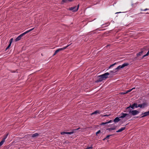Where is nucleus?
I'll use <instances>...</instances> for the list:
<instances>
[{
	"label": "nucleus",
	"mask_w": 149,
	"mask_h": 149,
	"mask_svg": "<svg viewBox=\"0 0 149 149\" xmlns=\"http://www.w3.org/2000/svg\"><path fill=\"white\" fill-rule=\"evenodd\" d=\"M125 112L128 113L130 115V118H131L132 116H135L139 113L140 111L137 110H124Z\"/></svg>",
	"instance_id": "f257e3e1"
},
{
	"label": "nucleus",
	"mask_w": 149,
	"mask_h": 149,
	"mask_svg": "<svg viewBox=\"0 0 149 149\" xmlns=\"http://www.w3.org/2000/svg\"><path fill=\"white\" fill-rule=\"evenodd\" d=\"M146 50V48L144 47L142 49H141V51L139 52L138 53H137L136 54V57L134 58V59L135 60H140L141 59V58H139V57L141 56L142 53H143V52Z\"/></svg>",
	"instance_id": "f03ea898"
},
{
	"label": "nucleus",
	"mask_w": 149,
	"mask_h": 149,
	"mask_svg": "<svg viewBox=\"0 0 149 149\" xmlns=\"http://www.w3.org/2000/svg\"><path fill=\"white\" fill-rule=\"evenodd\" d=\"M129 65V63H125L122 65H120L118 66L117 68L115 69V70H116V71H117V72L120 69L123 68Z\"/></svg>",
	"instance_id": "7ed1b4c3"
},
{
	"label": "nucleus",
	"mask_w": 149,
	"mask_h": 149,
	"mask_svg": "<svg viewBox=\"0 0 149 149\" xmlns=\"http://www.w3.org/2000/svg\"><path fill=\"white\" fill-rule=\"evenodd\" d=\"M79 7V4H78L77 7L76 6H74L73 7H71L69 9V10H71L72 12H76L78 10Z\"/></svg>",
	"instance_id": "20e7f679"
},
{
	"label": "nucleus",
	"mask_w": 149,
	"mask_h": 149,
	"mask_svg": "<svg viewBox=\"0 0 149 149\" xmlns=\"http://www.w3.org/2000/svg\"><path fill=\"white\" fill-rule=\"evenodd\" d=\"M70 45V44L64 47L63 48L58 49L55 51L54 54L53 55V56L55 55L58 52H59L65 49Z\"/></svg>",
	"instance_id": "39448f33"
},
{
	"label": "nucleus",
	"mask_w": 149,
	"mask_h": 149,
	"mask_svg": "<svg viewBox=\"0 0 149 149\" xmlns=\"http://www.w3.org/2000/svg\"><path fill=\"white\" fill-rule=\"evenodd\" d=\"M149 115V113L148 112V111L147 112H144V113H142L141 115V116H141L140 117V116H137L136 117H135L136 118H143L145 117L146 116H148Z\"/></svg>",
	"instance_id": "423d86ee"
},
{
	"label": "nucleus",
	"mask_w": 149,
	"mask_h": 149,
	"mask_svg": "<svg viewBox=\"0 0 149 149\" xmlns=\"http://www.w3.org/2000/svg\"><path fill=\"white\" fill-rule=\"evenodd\" d=\"M134 105L133 104L132 105L130 104L129 106L127 107L125 109V110H132V109H134L135 108Z\"/></svg>",
	"instance_id": "0eeeda50"
},
{
	"label": "nucleus",
	"mask_w": 149,
	"mask_h": 149,
	"mask_svg": "<svg viewBox=\"0 0 149 149\" xmlns=\"http://www.w3.org/2000/svg\"><path fill=\"white\" fill-rule=\"evenodd\" d=\"M121 114L122 115V116L119 117V118H123L126 116H127V117H130V115L129 114V113H121Z\"/></svg>",
	"instance_id": "6e6552de"
},
{
	"label": "nucleus",
	"mask_w": 149,
	"mask_h": 149,
	"mask_svg": "<svg viewBox=\"0 0 149 149\" xmlns=\"http://www.w3.org/2000/svg\"><path fill=\"white\" fill-rule=\"evenodd\" d=\"M98 78L96 81H95V83H97L99 82H101L103 80H104L102 76L101 75L98 76Z\"/></svg>",
	"instance_id": "1a4fd4ad"
},
{
	"label": "nucleus",
	"mask_w": 149,
	"mask_h": 149,
	"mask_svg": "<svg viewBox=\"0 0 149 149\" xmlns=\"http://www.w3.org/2000/svg\"><path fill=\"white\" fill-rule=\"evenodd\" d=\"M79 129H81V130L83 129L82 128H81L80 127H79L78 128H77V129H76L73 130V131H72V132H66V134H72L75 132H75L77 130H78Z\"/></svg>",
	"instance_id": "9d476101"
},
{
	"label": "nucleus",
	"mask_w": 149,
	"mask_h": 149,
	"mask_svg": "<svg viewBox=\"0 0 149 149\" xmlns=\"http://www.w3.org/2000/svg\"><path fill=\"white\" fill-rule=\"evenodd\" d=\"M109 75V72H106L102 74L101 75L104 80H105L108 78V76Z\"/></svg>",
	"instance_id": "9b49d317"
},
{
	"label": "nucleus",
	"mask_w": 149,
	"mask_h": 149,
	"mask_svg": "<svg viewBox=\"0 0 149 149\" xmlns=\"http://www.w3.org/2000/svg\"><path fill=\"white\" fill-rule=\"evenodd\" d=\"M120 118L117 117L116 118L113 120V121L115 123H117L120 120V119L119 118Z\"/></svg>",
	"instance_id": "f8f14e48"
},
{
	"label": "nucleus",
	"mask_w": 149,
	"mask_h": 149,
	"mask_svg": "<svg viewBox=\"0 0 149 149\" xmlns=\"http://www.w3.org/2000/svg\"><path fill=\"white\" fill-rule=\"evenodd\" d=\"M34 28H33L32 29H31L28 31H26L25 32L22 33L21 34L22 35V36H24L25 34H26L27 33H29V32L32 31L34 29Z\"/></svg>",
	"instance_id": "ddd939ff"
},
{
	"label": "nucleus",
	"mask_w": 149,
	"mask_h": 149,
	"mask_svg": "<svg viewBox=\"0 0 149 149\" xmlns=\"http://www.w3.org/2000/svg\"><path fill=\"white\" fill-rule=\"evenodd\" d=\"M141 104L142 105V108L147 107L148 105V104L146 102H145Z\"/></svg>",
	"instance_id": "4468645a"
},
{
	"label": "nucleus",
	"mask_w": 149,
	"mask_h": 149,
	"mask_svg": "<svg viewBox=\"0 0 149 149\" xmlns=\"http://www.w3.org/2000/svg\"><path fill=\"white\" fill-rule=\"evenodd\" d=\"M125 127H121L120 129L118 130L117 131H116V132L118 133L120 132H121L122 131H123L124 130H125Z\"/></svg>",
	"instance_id": "2eb2a0df"
},
{
	"label": "nucleus",
	"mask_w": 149,
	"mask_h": 149,
	"mask_svg": "<svg viewBox=\"0 0 149 149\" xmlns=\"http://www.w3.org/2000/svg\"><path fill=\"white\" fill-rule=\"evenodd\" d=\"M117 126H114L113 127L111 128H108L107 129V130H108L109 131H111V130H115L116 129V128L117 127Z\"/></svg>",
	"instance_id": "dca6fc26"
},
{
	"label": "nucleus",
	"mask_w": 149,
	"mask_h": 149,
	"mask_svg": "<svg viewBox=\"0 0 149 149\" xmlns=\"http://www.w3.org/2000/svg\"><path fill=\"white\" fill-rule=\"evenodd\" d=\"M39 135V134L38 133H36L33 134H31V137L32 138H34L38 136Z\"/></svg>",
	"instance_id": "f3484780"
},
{
	"label": "nucleus",
	"mask_w": 149,
	"mask_h": 149,
	"mask_svg": "<svg viewBox=\"0 0 149 149\" xmlns=\"http://www.w3.org/2000/svg\"><path fill=\"white\" fill-rule=\"evenodd\" d=\"M100 111H99V110H96L94 112L92 113H91V115H92L93 114H96L97 113H98V114H100Z\"/></svg>",
	"instance_id": "a211bd4d"
},
{
	"label": "nucleus",
	"mask_w": 149,
	"mask_h": 149,
	"mask_svg": "<svg viewBox=\"0 0 149 149\" xmlns=\"http://www.w3.org/2000/svg\"><path fill=\"white\" fill-rule=\"evenodd\" d=\"M115 134H112L108 135L106 136V137H105V139H109V137L110 136L114 135Z\"/></svg>",
	"instance_id": "6ab92c4d"
},
{
	"label": "nucleus",
	"mask_w": 149,
	"mask_h": 149,
	"mask_svg": "<svg viewBox=\"0 0 149 149\" xmlns=\"http://www.w3.org/2000/svg\"><path fill=\"white\" fill-rule=\"evenodd\" d=\"M8 134V133H7L5 134V135L3 136V138L2 139L4 140V141H5V140L7 138V136Z\"/></svg>",
	"instance_id": "aec40b11"
},
{
	"label": "nucleus",
	"mask_w": 149,
	"mask_h": 149,
	"mask_svg": "<svg viewBox=\"0 0 149 149\" xmlns=\"http://www.w3.org/2000/svg\"><path fill=\"white\" fill-rule=\"evenodd\" d=\"M21 38L19 36H18L15 39V41H17L21 40Z\"/></svg>",
	"instance_id": "412c9836"
},
{
	"label": "nucleus",
	"mask_w": 149,
	"mask_h": 149,
	"mask_svg": "<svg viewBox=\"0 0 149 149\" xmlns=\"http://www.w3.org/2000/svg\"><path fill=\"white\" fill-rule=\"evenodd\" d=\"M31 134H28L25 135V137H26L27 138H29L30 137H31Z\"/></svg>",
	"instance_id": "4be33fe9"
},
{
	"label": "nucleus",
	"mask_w": 149,
	"mask_h": 149,
	"mask_svg": "<svg viewBox=\"0 0 149 149\" xmlns=\"http://www.w3.org/2000/svg\"><path fill=\"white\" fill-rule=\"evenodd\" d=\"M110 72L109 73V74H110L111 75V73H115L117 72V71H115V70H111L110 71Z\"/></svg>",
	"instance_id": "5701e85b"
},
{
	"label": "nucleus",
	"mask_w": 149,
	"mask_h": 149,
	"mask_svg": "<svg viewBox=\"0 0 149 149\" xmlns=\"http://www.w3.org/2000/svg\"><path fill=\"white\" fill-rule=\"evenodd\" d=\"M5 141L2 139V140L0 142V145L1 146L3 144Z\"/></svg>",
	"instance_id": "b1692460"
},
{
	"label": "nucleus",
	"mask_w": 149,
	"mask_h": 149,
	"mask_svg": "<svg viewBox=\"0 0 149 149\" xmlns=\"http://www.w3.org/2000/svg\"><path fill=\"white\" fill-rule=\"evenodd\" d=\"M133 104L134 105V107L135 108H137L138 107V104L136 103H133Z\"/></svg>",
	"instance_id": "393cba45"
},
{
	"label": "nucleus",
	"mask_w": 149,
	"mask_h": 149,
	"mask_svg": "<svg viewBox=\"0 0 149 149\" xmlns=\"http://www.w3.org/2000/svg\"><path fill=\"white\" fill-rule=\"evenodd\" d=\"M13 38H11L9 41V44H12V43L13 41Z\"/></svg>",
	"instance_id": "a878e982"
},
{
	"label": "nucleus",
	"mask_w": 149,
	"mask_h": 149,
	"mask_svg": "<svg viewBox=\"0 0 149 149\" xmlns=\"http://www.w3.org/2000/svg\"><path fill=\"white\" fill-rule=\"evenodd\" d=\"M107 124V122H106L105 123H104V122H102V123L101 124H100V125H105V124Z\"/></svg>",
	"instance_id": "bb28decb"
},
{
	"label": "nucleus",
	"mask_w": 149,
	"mask_h": 149,
	"mask_svg": "<svg viewBox=\"0 0 149 149\" xmlns=\"http://www.w3.org/2000/svg\"><path fill=\"white\" fill-rule=\"evenodd\" d=\"M132 91V90L131 89H130L126 91V93H128L129 92H130Z\"/></svg>",
	"instance_id": "cd10ccee"
},
{
	"label": "nucleus",
	"mask_w": 149,
	"mask_h": 149,
	"mask_svg": "<svg viewBox=\"0 0 149 149\" xmlns=\"http://www.w3.org/2000/svg\"><path fill=\"white\" fill-rule=\"evenodd\" d=\"M100 132H101L100 130H98L97 132L96 133V135H97V134H99Z\"/></svg>",
	"instance_id": "c85d7f7f"
},
{
	"label": "nucleus",
	"mask_w": 149,
	"mask_h": 149,
	"mask_svg": "<svg viewBox=\"0 0 149 149\" xmlns=\"http://www.w3.org/2000/svg\"><path fill=\"white\" fill-rule=\"evenodd\" d=\"M138 107H139L141 108H142V104H139L138 105Z\"/></svg>",
	"instance_id": "c756f323"
},
{
	"label": "nucleus",
	"mask_w": 149,
	"mask_h": 149,
	"mask_svg": "<svg viewBox=\"0 0 149 149\" xmlns=\"http://www.w3.org/2000/svg\"><path fill=\"white\" fill-rule=\"evenodd\" d=\"M113 121L112 120H111L108 121L107 122V124H108V123H109L112 122Z\"/></svg>",
	"instance_id": "7c9ffc66"
},
{
	"label": "nucleus",
	"mask_w": 149,
	"mask_h": 149,
	"mask_svg": "<svg viewBox=\"0 0 149 149\" xmlns=\"http://www.w3.org/2000/svg\"><path fill=\"white\" fill-rule=\"evenodd\" d=\"M61 135H64V134H66V132H61Z\"/></svg>",
	"instance_id": "2f4dec72"
},
{
	"label": "nucleus",
	"mask_w": 149,
	"mask_h": 149,
	"mask_svg": "<svg viewBox=\"0 0 149 149\" xmlns=\"http://www.w3.org/2000/svg\"><path fill=\"white\" fill-rule=\"evenodd\" d=\"M116 63H113V64H111L110 65L111 66V67L113 66L114 65H116Z\"/></svg>",
	"instance_id": "473e14b6"
},
{
	"label": "nucleus",
	"mask_w": 149,
	"mask_h": 149,
	"mask_svg": "<svg viewBox=\"0 0 149 149\" xmlns=\"http://www.w3.org/2000/svg\"><path fill=\"white\" fill-rule=\"evenodd\" d=\"M110 115H111V114H109V115H103V116H102V117L108 116H109Z\"/></svg>",
	"instance_id": "72a5a7b5"
},
{
	"label": "nucleus",
	"mask_w": 149,
	"mask_h": 149,
	"mask_svg": "<svg viewBox=\"0 0 149 149\" xmlns=\"http://www.w3.org/2000/svg\"><path fill=\"white\" fill-rule=\"evenodd\" d=\"M149 10V9H148V8H146L144 10H142V9H141V11H146V10Z\"/></svg>",
	"instance_id": "f704fd0d"
},
{
	"label": "nucleus",
	"mask_w": 149,
	"mask_h": 149,
	"mask_svg": "<svg viewBox=\"0 0 149 149\" xmlns=\"http://www.w3.org/2000/svg\"><path fill=\"white\" fill-rule=\"evenodd\" d=\"M121 95H124L125 94H126V92L123 93V92H121L120 93Z\"/></svg>",
	"instance_id": "c9c22d12"
},
{
	"label": "nucleus",
	"mask_w": 149,
	"mask_h": 149,
	"mask_svg": "<svg viewBox=\"0 0 149 149\" xmlns=\"http://www.w3.org/2000/svg\"><path fill=\"white\" fill-rule=\"evenodd\" d=\"M147 56V55H146V54H145V55H144L142 57V58H141V59H142V58H144V57H145V56Z\"/></svg>",
	"instance_id": "e433bc0d"
},
{
	"label": "nucleus",
	"mask_w": 149,
	"mask_h": 149,
	"mask_svg": "<svg viewBox=\"0 0 149 149\" xmlns=\"http://www.w3.org/2000/svg\"><path fill=\"white\" fill-rule=\"evenodd\" d=\"M113 74H112V76H111V75H110V76H109V78H111V77H113Z\"/></svg>",
	"instance_id": "4c0bfd02"
},
{
	"label": "nucleus",
	"mask_w": 149,
	"mask_h": 149,
	"mask_svg": "<svg viewBox=\"0 0 149 149\" xmlns=\"http://www.w3.org/2000/svg\"><path fill=\"white\" fill-rule=\"evenodd\" d=\"M11 44H9V45H8V47H9L10 48V46H11Z\"/></svg>",
	"instance_id": "58836bf2"
},
{
	"label": "nucleus",
	"mask_w": 149,
	"mask_h": 149,
	"mask_svg": "<svg viewBox=\"0 0 149 149\" xmlns=\"http://www.w3.org/2000/svg\"><path fill=\"white\" fill-rule=\"evenodd\" d=\"M9 47H7L6 48V50H5V51H6L8 49H9Z\"/></svg>",
	"instance_id": "ea45409f"
},
{
	"label": "nucleus",
	"mask_w": 149,
	"mask_h": 149,
	"mask_svg": "<svg viewBox=\"0 0 149 149\" xmlns=\"http://www.w3.org/2000/svg\"><path fill=\"white\" fill-rule=\"evenodd\" d=\"M19 36L21 37V38L23 36H22V34H21V35H20Z\"/></svg>",
	"instance_id": "a19ab883"
},
{
	"label": "nucleus",
	"mask_w": 149,
	"mask_h": 149,
	"mask_svg": "<svg viewBox=\"0 0 149 149\" xmlns=\"http://www.w3.org/2000/svg\"><path fill=\"white\" fill-rule=\"evenodd\" d=\"M122 12H117V13H116V14H118V13H122Z\"/></svg>",
	"instance_id": "79ce46f5"
},
{
	"label": "nucleus",
	"mask_w": 149,
	"mask_h": 149,
	"mask_svg": "<svg viewBox=\"0 0 149 149\" xmlns=\"http://www.w3.org/2000/svg\"><path fill=\"white\" fill-rule=\"evenodd\" d=\"M149 54V53L148 52H147V54H146V55H147V56Z\"/></svg>",
	"instance_id": "37998d69"
},
{
	"label": "nucleus",
	"mask_w": 149,
	"mask_h": 149,
	"mask_svg": "<svg viewBox=\"0 0 149 149\" xmlns=\"http://www.w3.org/2000/svg\"><path fill=\"white\" fill-rule=\"evenodd\" d=\"M135 87H134L133 88H132L131 89L132 90V91L133 90V89H135Z\"/></svg>",
	"instance_id": "c03bdc74"
},
{
	"label": "nucleus",
	"mask_w": 149,
	"mask_h": 149,
	"mask_svg": "<svg viewBox=\"0 0 149 149\" xmlns=\"http://www.w3.org/2000/svg\"><path fill=\"white\" fill-rule=\"evenodd\" d=\"M105 139H105V138L103 139V141H104Z\"/></svg>",
	"instance_id": "a18cd8bd"
},
{
	"label": "nucleus",
	"mask_w": 149,
	"mask_h": 149,
	"mask_svg": "<svg viewBox=\"0 0 149 149\" xmlns=\"http://www.w3.org/2000/svg\"><path fill=\"white\" fill-rule=\"evenodd\" d=\"M111 68V66L110 65L108 69H109Z\"/></svg>",
	"instance_id": "49530a36"
},
{
	"label": "nucleus",
	"mask_w": 149,
	"mask_h": 149,
	"mask_svg": "<svg viewBox=\"0 0 149 149\" xmlns=\"http://www.w3.org/2000/svg\"><path fill=\"white\" fill-rule=\"evenodd\" d=\"M146 14H149V13H146Z\"/></svg>",
	"instance_id": "de8ad7c7"
},
{
	"label": "nucleus",
	"mask_w": 149,
	"mask_h": 149,
	"mask_svg": "<svg viewBox=\"0 0 149 149\" xmlns=\"http://www.w3.org/2000/svg\"><path fill=\"white\" fill-rule=\"evenodd\" d=\"M109 45H107V46H106V47H108V46H109Z\"/></svg>",
	"instance_id": "09e8293b"
},
{
	"label": "nucleus",
	"mask_w": 149,
	"mask_h": 149,
	"mask_svg": "<svg viewBox=\"0 0 149 149\" xmlns=\"http://www.w3.org/2000/svg\"><path fill=\"white\" fill-rule=\"evenodd\" d=\"M134 4H132V6H133Z\"/></svg>",
	"instance_id": "8fccbe9b"
},
{
	"label": "nucleus",
	"mask_w": 149,
	"mask_h": 149,
	"mask_svg": "<svg viewBox=\"0 0 149 149\" xmlns=\"http://www.w3.org/2000/svg\"><path fill=\"white\" fill-rule=\"evenodd\" d=\"M1 146L0 145V147Z\"/></svg>",
	"instance_id": "3c124183"
}]
</instances>
